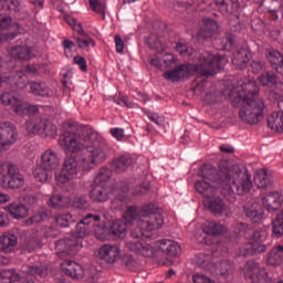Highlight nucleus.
<instances>
[{
  "instance_id": "obj_16",
  "label": "nucleus",
  "mask_w": 283,
  "mask_h": 283,
  "mask_svg": "<svg viewBox=\"0 0 283 283\" xmlns=\"http://www.w3.org/2000/svg\"><path fill=\"white\" fill-rule=\"evenodd\" d=\"M282 203L283 195L280 190L271 191L262 197V205L270 213H275V211H279L282 208Z\"/></svg>"
},
{
  "instance_id": "obj_2",
  "label": "nucleus",
  "mask_w": 283,
  "mask_h": 283,
  "mask_svg": "<svg viewBox=\"0 0 283 283\" xmlns=\"http://www.w3.org/2000/svg\"><path fill=\"white\" fill-rule=\"evenodd\" d=\"M260 86L254 81L243 83L238 91V101H243V106L239 111L242 123L258 125L264 118V99L259 96Z\"/></svg>"
},
{
  "instance_id": "obj_4",
  "label": "nucleus",
  "mask_w": 283,
  "mask_h": 283,
  "mask_svg": "<svg viewBox=\"0 0 283 283\" xmlns=\"http://www.w3.org/2000/svg\"><path fill=\"white\" fill-rule=\"evenodd\" d=\"M98 138V133L90 126H81L80 133L65 132L59 138V145L67 154H78L86 149L88 143H94Z\"/></svg>"
},
{
  "instance_id": "obj_25",
  "label": "nucleus",
  "mask_w": 283,
  "mask_h": 283,
  "mask_svg": "<svg viewBox=\"0 0 283 283\" xmlns=\"http://www.w3.org/2000/svg\"><path fill=\"white\" fill-rule=\"evenodd\" d=\"M49 218H52V211L48 208H40L33 213L31 218L24 221L25 227H32V224H39L45 222Z\"/></svg>"
},
{
  "instance_id": "obj_64",
  "label": "nucleus",
  "mask_w": 283,
  "mask_h": 283,
  "mask_svg": "<svg viewBox=\"0 0 283 283\" xmlns=\"http://www.w3.org/2000/svg\"><path fill=\"white\" fill-rule=\"evenodd\" d=\"M193 283H216V281L202 274H195L192 276Z\"/></svg>"
},
{
  "instance_id": "obj_36",
  "label": "nucleus",
  "mask_w": 283,
  "mask_h": 283,
  "mask_svg": "<svg viewBox=\"0 0 283 283\" xmlns=\"http://www.w3.org/2000/svg\"><path fill=\"white\" fill-rule=\"evenodd\" d=\"M109 231L114 238H125L127 235V222L120 219L114 220Z\"/></svg>"
},
{
  "instance_id": "obj_22",
  "label": "nucleus",
  "mask_w": 283,
  "mask_h": 283,
  "mask_svg": "<svg viewBox=\"0 0 283 283\" xmlns=\"http://www.w3.org/2000/svg\"><path fill=\"white\" fill-rule=\"evenodd\" d=\"M266 232L255 231L252 237L249 239L248 243L256 253H264L266 251Z\"/></svg>"
},
{
  "instance_id": "obj_57",
  "label": "nucleus",
  "mask_w": 283,
  "mask_h": 283,
  "mask_svg": "<svg viewBox=\"0 0 283 283\" xmlns=\"http://www.w3.org/2000/svg\"><path fill=\"white\" fill-rule=\"evenodd\" d=\"M75 41L77 43V46L81 50H87L90 48V45H92V48H94L96 45V42L92 38H90L87 40H83L81 38H75Z\"/></svg>"
},
{
  "instance_id": "obj_13",
  "label": "nucleus",
  "mask_w": 283,
  "mask_h": 283,
  "mask_svg": "<svg viewBox=\"0 0 283 283\" xmlns=\"http://www.w3.org/2000/svg\"><path fill=\"white\" fill-rule=\"evenodd\" d=\"M99 136L94 142H88L86 151L96 165H101L107 160L109 147L107 144L98 140Z\"/></svg>"
},
{
  "instance_id": "obj_42",
  "label": "nucleus",
  "mask_w": 283,
  "mask_h": 283,
  "mask_svg": "<svg viewBox=\"0 0 283 283\" xmlns=\"http://www.w3.org/2000/svg\"><path fill=\"white\" fill-rule=\"evenodd\" d=\"M258 81L263 85V87H273L277 84V75L273 71H268L258 76Z\"/></svg>"
},
{
  "instance_id": "obj_7",
  "label": "nucleus",
  "mask_w": 283,
  "mask_h": 283,
  "mask_svg": "<svg viewBox=\"0 0 283 283\" xmlns=\"http://www.w3.org/2000/svg\"><path fill=\"white\" fill-rule=\"evenodd\" d=\"M3 174L1 179V185L3 189H21L25 185V177L21 175L19 167L17 165L4 161L2 163Z\"/></svg>"
},
{
  "instance_id": "obj_28",
  "label": "nucleus",
  "mask_w": 283,
  "mask_h": 283,
  "mask_svg": "<svg viewBox=\"0 0 283 283\" xmlns=\"http://www.w3.org/2000/svg\"><path fill=\"white\" fill-rule=\"evenodd\" d=\"M202 231L206 235H222V233H227V227L220 222L206 221L202 224Z\"/></svg>"
},
{
  "instance_id": "obj_9",
  "label": "nucleus",
  "mask_w": 283,
  "mask_h": 283,
  "mask_svg": "<svg viewBox=\"0 0 283 283\" xmlns=\"http://www.w3.org/2000/svg\"><path fill=\"white\" fill-rule=\"evenodd\" d=\"M25 129L28 134H40L49 138H56L59 130L56 125L52 124L45 118H33L25 122Z\"/></svg>"
},
{
  "instance_id": "obj_5",
  "label": "nucleus",
  "mask_w": 283,
  "mask_h": 283,
  "mask_svg": "<svg viewBox=\"0 0 283 283\" xmlns=\"http://www.w3.org/2000/svg\"><path fill=\"white\" fill-rule=\"evenodd\" d=\"M226 63L224 56L206 52L198 56V62L193 70L201 76H214V74H218V70L224 67Z\"/></svg>"
},
{
  "instance_id": "obj_8",
  "label": "nucleus",
  "mask_w": 283,
  "mask_h": 283,
  "mask_svg": "<svg viewBox=\"0 0 283 283\" xmlns=\"http://www.w3.org/2000/svg\"><path fill=\"white\" fill-rule=\"evenodd\" d=\"M143 228L138 227V229H134L130 233L133 240L126 242V248L137 255H143L144 258H154V253H156V248L151 245V243L145 242V240L138 241L139 238H143Z\"/></svg>"
},
{
  "instance_id": "obj_12",
  "label": "nucleus",
  "mask_w": 283,
  "mask_h": 283,
  "mask_svg": "<svg viewBox=\"0 0 283 283\" xmlns=\"http://www.w3.org/2000/svg\"><path fill=\"white\" fill-rule=\"evenodd\" d=\"M18 139L17 126L10 122L0 123V154L1 151H8Z\"/></svg>"
},
{
  "instance_id": "obj_63",
  "label": "nucleus",
  "mask_w": 283,
  "mask_h": 283,
  "mask_svg": "<svg viewBox=\"0 0 283 283\" xmlns=\"http://www.w3.org/2000/svg\"><path fill=\"white\" fill-rule=\"evenodd\" d=\"M74 209H85L87 207V199L84 197H77L73 201Z\"/></svg>"
},
{
  "instance_id": "obj_21",
  "label": "nucleus",
  "mask_w": 283,
  "mask_h": 283,
  "mask_svg": "<svg viewBox=\"0 0 283 283\" xmlns=\"http://www.w3.org/2000/svg\"><path fill=\"white\" fill-rule=\"evenodd\" d=\"M90 198L93 202H107L109 200V186L94 184L90 192Z\"/></svg>"
},
{
  "instance_id": "obj_49",
  "label": "nucleus",
  "mask_w": 283,
  "mask_h": 283,
  "mask_svg": "<svg viewBox=\"0 0 283 283\" xmlns=\"http://www.w3.org/2000/svg\"><path fill=\"white\" fill-rule=\"evenodd\" d=\"M55 223L57 227L67 228L74 223V217L72 213H63L55 217Z\"/></svg>"
},
{
  "instance_id": "obj_54",
  "label": "nucleus",
  "mask_w": 283,
  "mask_h": 283,
  "mask_svg": "<svg viewBox=\"0 0 283 283\" xmlns=\"http://www.w3.org/2000/svg\"><path fill=\"white\" fill-rule=\"evenodd\" d=\"M250 66L254 74H260V72H264V70H266V62L262 60H253Z\"/></svg>"
},
{
  "instance_id": "obj_26",
  "label": "nucleus",
  "mask_w": 283,
  "mask_h": 283,
  "mask_svg": "<svg viewBox=\"0 0 283 283\" xmlns=\"http://www.w3.org/2000/svg\"><path fill=\"white\" fill-rule=\"evenodd\" d=\"M134 165V159L127 155H120L113 160V169L116 174H125Z\"/></svg>"
},
{
  "instance_id": "obj_31",
  "label": "nucleus",
  "mask_w": 283,
  "mask_h": 283,
  "mask_svg": "<svg viewBox=\"0 0 283 283\" xmlns=\"http://www.w3.org/2000/svg\"><path fill=\"white\" fill-rule=\"evenodd\" d=\"M214 3L223 14L227 12L233 14V12H238L240 9V2L238 0H214Z\"/></svg>"
},
{
  "instance_id": "obj_20",
  "label": "nucleus",
  "mask_w": 283,
  "mask_h": 283,
  "mask_svg": "<svg viewBox=\"0 0 283 283\" xmlns=\"http://www.w3.org/2000/svg\"><path fill=\"white\" fill-rule=\"evenodd\" d=\"M254 185L258 189H269L273 185V174L269 172L266 168L256 170L254 175Z\"/></svg>"
},
{
  "instance_id": "obj_35",
  "label": "nucleus",
  "mask_w": 283,
  "mask_h": 283,
  "mask_svg": "<svg viewBox=\"0 0 283 283\" xmlns=\"http://www.w3.org/2000/svg\"><path fill=\"white\" fill-rule=\"evenodd\" d=\"M124 220L128 224H136L140 227V210L136 206H130L126 209L123 216Z\"/></svg>"
},
{
  "instance_id": "obj_29",
  "label": "nucleus",
  "mask_w": 283,
  "mask_h": 283,
  "mask_svg": "<svg viewBox=\"0 0 283 283\" xmlns=\"http://www.w3.org/2000/svg\"><path fill=\"white\" fill-rule=\"evenodd\" d=\"M268 127L272 129V132H277V134H282L283 132V109L281 112H273L268 117Z\"/></svg>"
},
{
  "instance_id": "obj_30",
  "label": "nucleus",
  "mask_w": 283,
  "mask_h": 283,
  "mask_svg": "<svg viewBox=\"0 0 283 283\" xmlns=\"http://www.w3.org/2000/svg\"><path fill=\"white\" fill-rule=\"evenodd\" d=\"M21 95L14 90H6L3 93L0 94V103L4 107L13 108L15 103H19Z\"/></svg>"
},
{
  "instance_id": "obj_38",
  "label": "nucleus",
  "mask_w": 283,
  "mask_h": 283,
  "mask_svg": "<svg viewBox=\"0 0 283 283\" xmlns=\"http://www.w3.org/2000/svg\"><path fill=\"white\" fill-rule=\"evenodd\" d=\"M29 87L33 96H50V87L43 82H30Z\"/></svg>"
},
{
  "instance_id": "obj_34",
  "label": "nucleus",
  "mask_w": 283,
  "mask_h": 283,
  "mask_svg": "<svg viewBox=\"0 0 283 283\" xmlns=\"http://www.w3.org/2000/svg\"><path fill=\"white\" fill-rule=\"evenodd\" d=\"M218 22L211 19H203V27L201 28L199 32V36H202V39H209L218 32Z\"/></svg>"
},
{
  "instance_id": "obj_46",
  "label": "nucleus",
  "mask_w": 283,
  "mask_h": 283,
  "mask_svg": "<svg viewBox=\"0 0 283 283\" xmlns=\"http://www.w3.org/2000/svg\"><path fill=\"white\" fill-rule=\"evenodd\" d=\"M218 271L222 277H229V275H233V271H235V265L231 261H221L218 265Z\"/></svg>"
},
{
  "instance_id": "obj_48",
  "label": "nucleus",
  "mask_w": 283,
  "mask_h": 283,
  "mask_svg": "<svg viewBox=\"0 0 283 283\" xmlns=\"http://www.w3.org/2000/svg\"><path fill=\"white\" fill-rule=\"evenodd\" d=\"M266 60L269 61L272 70H275L276 66L283 61V55L279 51L272 50L268 52Z\"/></svg>"
},
{
  "instance_id": "obj_32",
  "label": "nucleus",
  "mask_w": 283,
  "mask_h": 283,
  "mask_svg": "<svg viewBox=\"0 0 283 283\" xmlns=\"http://www.w3.org/2000/svg\"><path fill=\"white\" fill-rule=\"evenodd\" d=\"M270 266H280L283 262V245H274L266 259Z\"/></svg>"
},
{
  "instance_id": "obj_1",
  "label": "nucleus",
  "mask_w": 283,
  "mask_h": 283,
  "mask_svg": "<svg viewBox=\"0 0 283 283\" xmlns=\"http://www.w3.org/2000/svg\"><path fill=\"white\" fill-rule=\"evenodd\" d=\"M199 176L203 180L197 181L195 189L203 198H207L203 200V207L214 217L222 216L227 211V203L221 198L209 199L216 196L218 188L221 189V193L228 202H235V193L244 196L253 189L251 174H249V170L242 171L238 165L230 168L221 165L219 170L212 165H203L200 168Z\"/></svg>"
},
{
  "instance_id": "obj_3",
  "label": "nucleus",
  "mask_w": 283,
  "mask_h": 283,
  "mask_svg": "<svg viewBox=\"0 0 283 283\" xmlns=\"http://www.w3.org/2000/svg\"><path fill=\"white\" fill-rule=\"evenodd\" d=\"M101 222V214H86L75 227L73 239H61L55 242L57 258H67V255H76L81 249V240L90 235V224Z\"/></svg>"
},
{
  "instance_id": "obj_24",
  "label": "nucleus",
  "mask_w": 283,
  "mask_h": 283,
  "mask_svg": "<svg viewBox=\"0 0 283 283\" xmlns=\"http://www.w3.org/2000/svg\"><path fill=\"white\" fill-rule=\"evenodd\" d=\"M251 53L247 49H239L233 53L232 65L235 70H244L249 65Z\"/></svg>"
},
{
  "instance_id": "obj_10",
  "label": "nucleus",
  "mask_w": 283,
  "mask_h": 283,
  "mask_svg": "<svg viewBox=\"0 0 283 283\" xmlns=\"http://www.w3.org/2000/svg\"><path fill=\"white\" fill-rule=\"evenodd\" d=\"M244 279L252 283H271L272 279L269 276L266 268L261 266L255 261H248L242 269Z\"/></svg>"
},
{
  "instance_id": "obj_58",
  "label": "nucleus",
  "mask_w": 283,
  "mask_h": 283,
  "mask_svg": "<svg viewBox=\"0 0 283 283\" xmlns=\"http://www.w3.org/2000/svg\"><path fill=\"white\" fill-rule=\"evenodd\" d=\"M27 273H29V275H45V273H48V270L39 265H29Z\"/></svg>"
},
{
  "instance_id": "obj_61",
  "label": "nucleus",
  "mask_w": 283,
  "mask_h": 283,
  "mask_svg": "<svg viewBox=\"0 0 283 283\" xmlns=\"http://www.w3.org/2000/svg\"><path fill=\"white\" fill-rule=\"evenodd\" d=\"M255 250H253V248L251 247L250 243H248L245 247L240 248L239 250V255L243 256V258H249V255H255Z\"/></svg>"
},
{
  "instance_id": "obj_56",
  "label": "nucleus",
  "mask_w": 283,
  "mask_h": 283,
  "mask_svg": "<svg viewBox=\"0 0 283 283\" xmlns=\"http://www.w3.org/2000/svg\"><path fill=\"white\" fill-rule=\"evenodd\" d=\"M146 116L155 123V125H158L159 127L165 125V116L159 115L158 113L147 112Z\"/></svg>"
},
{
  "instance_id": "obj_47",
  "label": "nucleus",
  "mask_w": 283,
  "mask_h": 283,
  "mask_svg": "<svg viewBox=\"0 0 283 283\" xmlns=\"http://www.w3.org/2000/svg\"><path fill=\"white\" fill-rule=\"evenodd\" d=\"M69 200L61 195H55L49 199V207L52 209H63L69 205Z\"/></svg>"
},
{
  "instance_id": "obj_52",
  "label": "nucleus",
  "mask_w": 283,
  "mask_h": 283,
  "mask_svg": "<svg viewBox=\"0 0 283 283\" xmlns=\"http://www.w3.org/2000/svg\"><path fill=\"white\" fill-rule=\"evenodd\" d=\"M14 81V85L17 87L23 88L25 85H28V76L22 71L15 72V74L12 76Z\"/></svg>"
},
{
  "instance_id": "obj_23",
  "label": "nucleus",
  "mask_w": 283,
  "mask_h": 283,
  "mask_svg": "<svg viewBox=\"0 0 283 283\" xmlns=\"http://www.w3.org/2000/svg\"><path fill=\"white\" fill-rule=\"evenodd\" d=\"M244 214L251 222L258 224L259 222H262V219L264 218V210L260 203L254 202L251 206L244 207Z\"/></svg>"
},
{
  "instance_id": "obj_53",
  "label": "nucleus",
  "mask_w": 283,
  "mask_h": 283,
  "mask_svg": "<svg viewBox=\"0 0 283 283\" xmlns=\"http://www.w3.org/2000/svg\"><path fill=\"white\" fill-rule=\"evenodd\" d=\"M148 46L150 50H156L157 54H163L165 52V44L160 40H155L154 38H148Z\"/></svg>"
},
{
  "instance_id": "obj_27",
  "label": "nucleus",
  "mask_w": 283,
  "mask_h": 283,
  "mask_svg": "<svg viewBox=\"0 0 283 283\" xmlns=\"http://www.w3.org/2000/svg\"><path fill=\"white\" fill-rule=\"evenodd\" d=\"M17 235L12 233H3L0 235V251H2V253H12L14 247H17Z\"/></svg>"
},
{
  "instance_id": "obj_44",
  "label": "nucleus",
  "mask_w": 283,
  "mask_h": 283,
  "mask_svg": "<svg viewBox=\"0 0 283 283\" xmlns=\"http://www.w3.org/2000/svg\"><path fill=\"white\" fill-rule=\"evenodd\" d=\"M19 280H21V276L14 270H2L0 272V283H14Z\"/></svg>"
},
{
  "instance_id": "obj_59",
  "label": "nucleus",
  "mask_w": 283,
  "mask_h": 283,
  "mask_svg": "<svg viewBox=\"0 0 283 283\" xmlns=\"http://www.w3.org/2000/svg\"><path fill=\"white\" fill-rule=\"evenodd\" d=\"M200 258L199 261H198V264L201 266V269H206V270H209L211 269V255L209 254H200Z\"/></svg>"
},
{
  "instance_id": "obj_6",
  "label": "nucleus",
  "mask_w": 283,
  "mask_h": 283,
  "mask_svg": "<svg viewBox=\"0 0 283 283\" xmlns=\"http://www.w3.org/2000/svg\"><path fill=\"white\" fill-rule=\"evenodd\" d=\"M165 224V217L158 212V208L153 203L143 206L140 209L139 227L146 232L158 231Z\"/></svg>"
},
{
  "instance_id": "obj_14",
  "label": "nucleus",
  "mask_w": 283,
  "mask_h": 283,
  "mask_svg": "<svg viewBox=\"0 0 283 283\" xmlns=\"http://www.w3.org/2000/svg\"><path fill=\"white\" fill-rule=\"evenodd\" d=\"M67 258H72V255L61 258L64 260L60 265L62 273L67 277H72V280H83L85 277V268L75 261L67 260Z\"/></svg>"
},
{
  "instance_id": "obj_51",
  "label": "nucleus",
  "mask_w": 283,
  "mask_h": 283,
  "mask_svg": "<svg viewBox=\"0 0 283 283\" xmlns=\"http://www.w3.org/2000/svg\"><path fill=\"white\" fill-rule=\"evenodd\" d=\"M17 116H28V103L23 102V99H18V103L13 105L11 108Z\"/></svg>"
},
{
  "instance_id": "obj_39",
  "label": "nucleus",
  "mask_w": 283,
  "mask_h": 283,
  "mask_svg": "<svg viewBox=\"0 0 283 283\" xmlns=\"http://www.w3.org/2000/svg\"><path fill=\"white\" fill-rule=\"evenodd\" d=\"M109 180H112V169L103 167L95 177L94 184L102 187H109Z\"/></svg>"
},
{
  "instance_id": "obj_15",
  "label": "nucleus",
  "mask_w": 283,
  "mask_h": 283,
  "mask_svg": "<svg viewBox=\"0 0 283 283\" xmlns=\"http://www.w3.org/2000/svg\"><path fill=\"white\" fill-rule=\"evenodd\" d=\"M120 253L122 251L118 245L106 243L99 247L97 256L98 260L106 262V264H115V262L120 260Z\"/></svg>"
},
{
  "instance_id": "obj_41",
  "label": "nucleus",
  "mask_w": 283,
  "mask_h": 283,
  "mask_svg": "<svg viewBox=\"0 0 283 283\" xmlns=\"http://www.w3.org/2000/svg\"><path fill=\"white\" fill-rule=\"evenodd\" d=\"M52 171L51 169H48L43 167V165L36 166V168L33 171V176L38 182H48L50 178H52Z\"/></svg>"
},
{
  "instance_id": "obj_37",
  "label": "nucleus",
  "mask_w": 283,
  "mask_h": 283,
  "mask_svg": "<svg viewBox=\"0 0 283 283\" xmlns=\"http://www.w3.org/2000/svg\"><path fill=\"white\" fill-rule=\"evenodd\" d=\"M251 3H258L268 9V12H280L283 8V0H249Z\"/></svg>"
},
{
  "instance_id": "obj_62",
  "label": "nucleus",
  "mask_w": 283,
  "mask_h": 283,
  "mask_svg": "<svg viewBox=\"0 0 283 283\" xmlns=\"http://www.w3.org/2000/svg\"><path fill=\"white\" fill-rule=\"evenodd\" d=\"M150 189H151V186H149V184H143L135 188L134 195L135 196H145V193H149Z\"/></svg>"
},
{
  "instance_id": "obj_43",
  "label": "nucleus",
  "mask_w": 283,
  "mask_h": 283,
  "mask_svg": "<svg viewBox=\"0 0 283 283\" xmlns=\"http://www.w3.org/2000/svg\"><path fill=\"white\" fill-rule=\"evenodd\" d=\"M272 235L274 238H282L283 235V209L272 221Z\"/></svg>"
},
{
  "instance_id": "obj_45",
  "label": "nucleus",
  "mask_w": 283,
  "mask_h": 283,
  "mask_svg": "<svg viewBox=\"0 0 283 283\" xmlns=\"http://www.w3.org/2000/svg\"><path fill=\"white\" fill-rule=\"evenodd\" d=\"M32 54V50L28 46H15L11 50V56L15 59H21L22 61H28L30 55Z\"/></svg>"
},
{
  "instance_id": "obj_11",
  "label": "nucleus",
  "mask_w": 283,
  "mask_h": 283,
  "mask_svg": "<svg viewBox=\"0 0 283 283\" xmlns=\"http://www.w3.org/2000/svg\"><path fill=\"white\" fill-rule=\"evenodd\" d=\"M78 171L81 170L76 157H66L61 170L55 172V181L59 182V185H67V182H71V180H74V178L78 176Z\"/></svg>"
},
{
  "instance_id": "obj_17",
  "label": "nucleus",
  "mask_w": 283,
  "mask_h": 283,
  "mask_svg": "<svg viewBox=\"0 0 283 283\" xmlns=\"http://www.w3.org/2000/svg\"><path fill=\"white\" fill-rule=\"evenodd\" d=\"M191 70H193V65L180 64L177 65L172 71L165 72L163 76L166 78V81L176 83L181 78H185V76H189V74H191Z\"/></svg>"
},
{
  "instance_id": "obj_55",
  "label": "nucleus",
  "mask_w": 283,
  "mask_h": 283,
  "mask_svg": "<svg viewBox=\"0 0 283 283\" xmlns=\"http://www.w3.org/2000/svg\"><path fill=\"white\" fill-rule=\"evenodd\" d=\"M90 7L93 12L105 15V4L98 0H88Z\"/></svg>"
},
{
  "instance_id": "obj_50",
  "label": "nucleus",
  "mask_w": 283,
  "mask_h": 283,
  "mask_svg": "<svg viewBox=\"0 0 283 283\" xmlns=\"http://www.w3.org/2000/svg\"><path fill=\"white\" fill-rule=\"evenodd\" d=\"M19 6H21L19 0H0V8L9 12H12V10L13 12H17Z\"/></svg>"
},
{
  "instance_id": "obj_19",
  "label": "nucleus",
  "mask_w": 283,
  "mask_h": 283,
  "mask_svg": "<svg viewBox=\"0 0 283 283\" xmlns=\"http://www.w3.org/2000/svg\"><path fill=\"white\" fill-rule=\"evenodd\" d=\"M159 251L168 255V258H178L180 253H182V249L180 248V244L178 242L169 240V239H163L157 242Z\"/></svg>"
},
{
  "instance_id": "obj_60",
  "label": "nucleus",
  "mask_w": 283,
  "mask_h": 283,
  "mask_svg": "<svg viewBox=\"0 0 283 283\" xmlns=\"http://www.w3.org/2000/svg\"><path fill=\"white\" fill-rule=\"evenodd\" d=\"M75 65H78L80 70L87 72V60L81 55H75L73 59Z\"/></svg>"
},
{
  "instance_id": "obj_18",
  "label": "nucleus",
  "mask_w": 283,
  "mask_h": 283,
  "mask_svg": "<svg viewBox=\"0 0 283 283\" xmlns=\"http://www.w3.org/2000/svg\"><path fill=\"white\" fill-rule=\"evenodd\" d=\"M40 165H42L44 169L56 171V169L61 167V159H59L56 151L49 148L42 153Z\"/></svg>"
},
{
  "instance_id": "obj_33",
  "label": "nucleus",
  "mask_w": 283,
  "mask_h": 283,
  "mask_svg": "<svg viewBox=\"0 0 283 283\" xmlns=\"http://www.w3.org/2000/svg\"><path fill=\"white\" fill-rule=\"evenodd\" d=\"M7 211L14 218V220H21V218H28V207L23 203H10L7 207Z\"/></svg>"
},
{
  "instance_id": "obj_40",
  "label": "nucleus",
  "mask_w": 283,
  "mask_h": 283,
  "mask_svg": "<svg viewBox=\"0 0 283 283\" xmlns=\"http://www.w3.org/2000/svg\"><path fill=\"white\" fill-rule=\"evenodd\" d=\"M97 164L94 163V159L88 155L87 150L83 155H81L77 167L82 171H91V169H94Z\"/></svg>"
}]
</instances>
